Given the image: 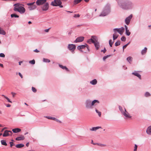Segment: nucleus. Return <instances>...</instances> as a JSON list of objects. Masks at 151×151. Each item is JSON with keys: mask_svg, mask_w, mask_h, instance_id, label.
<instances>
[{"mask_svg": "<svg viewBox=\"0 0 151 151\" xmlns=\"http://www.w3.org/2000/svg\"><path fill=\"white\" fill-rule=\"evenodd\" d=\"M118 7L125 10H131L134 9V3L131 0H116Z\"/></svg>", "mask_w": 151, "mask_h": 151, "instance_id": "nucleus-1", "label": "nucleus"}, {"mask_svg": "<svg viewBox=\"0 0 151 151\" xmlns=\"http://www.w3.org/2000/svg\"><path fill=\"white\" fill-rule=\"evenodd\" d=\"M99 101L95 99L91 101L90 99L86 100L85 102V105L86 108L88 109H91L93 108V106L96 105V103L99 104Z\"/></svg>", "mask_w": 151, "mask_h": 151, "instance_id": "nucleus-2", "label": "nucleus"}, {"mask_svg": "<svg viewBox=\"0 0 151 151\" xmlns=\"http://www.w3.org/2000/svg\"><path fill=\"white\" fill-rule=\"evenodd\" d=\"M14 10L15 12H18L20 14H23L25 12V8L22 6V5L19 3L15 4H14Z\"/></svg>", "mask_w": 151, "mask_h": 151, "instance_id": "nucleus-3", "label": "nucleus"}, {"mask_svg": "<svg viewBox=\"0 0 151 151\" xmlns=\"http://www.w3.org/2000/svg\"><path fill=\"white\" fill-rule=\"evenodd\" d=\"M110 6L107 4L104 8L102 11L99 15L100 17H104L108 14L110 12Z\"/></svg>", "mask_w": 151, "mask_h": 151, "instance_id": "nucleus-4", "label": "nucleus"}, {"mask_svg": "<svg viewBox=\"0 0 151 151\" xmlns=\"http://www.w3.org/2000/svg\"><path fill=\"white\" fill-rule=\"evenodd\" d=\"M61 2L60 0H54L52 1L51 3V5L53 6H59L60 7H62L63 6L61 5Z\"/></svg>", "mask_w": 151, "mask_h": 151, "instance_id": "nucleus-5", "label": "nucleus"}, {"mask_svg": "<svg viewBox=\"0 0 151 151\" xmlns=\"http://www.w3.org/2000/svg\"><path fill=\"white\" fill-rule=\"evenodd\" d=\"M76 46L75 45L71 44H69L68 46V49L72 53H74V51L75 50Z\"/></svg>", "mask_w": 151, "mask_h": 151, "instance_id": "nucleus-6", "label": "nucleus"}, {"mask_svg": "<svg viewBox=\"0 0 151 151\" xmlns=\"http://www.w3.org/2000/svg\"><path fill=\"white\" fill-rule=\"evenodd\" d=\"M113 30L114 33H116L117 32L120 35H122L124 31V28L122 27L119 28H114L113 29Z\"/></svg>", "mask_w": 151, "mask_h": 151, "instance_id": "nucleus-7", "label": "nucleus"}, {"mask_svg": "<svg viewBox=\"0 0 151 151\" xmlns=\"http://www.w3.org/2000/svg\"><path fill=\"white\" fill-rule=\"evenodd\" d=\"M77 49L79 50H80L81 49H86L88 51H89L88 46L86 44H85V45H78L77 47Z\"/></svg>", "mask_w": 151, "mask_h": 151, "instance_id": "nucleus-8", "label": "nucleus"}, {"mask_svg": "<svg viewBox=\"0 0 151 151\" xmlns=\"http://www.w3.org/2000/svg\"><path fill=\"white\" fill-rule=\"evenodd\" d=\"M49 7V4L47 2L42 6L41 9L43 11H46L48 9Z\"/></svg>", "mask_w": 151, "mask_h": 151, "instance_id": "nucleus-9", "label": "nucleus"}, {"mask_svg": "<svg viewBox=\"0 0 151 151\" xmlns=\"http://www.w3.org/2000/svg\"><path fill=\"white\" fill-rule=\"evenodd\" d=\"M12 134V132L11 131L6 130L4 131L3 134V136L6 137L9 136H11Z\"/></svg>", "mask_w": 151, "mask_h": 151, "instance_id": "nucleus-10", "label": "nucleus"}, {"mask_svg": "<svg viewBox=\"0 0 151 151\" xmlns=\"http://www.w3.org/2000/svg\"><path fill=\"white\" fill-rule=\"evenodd\" d=\"M132 17V14H131L129 16L126 18L125 19V23L127 25H128L129 24Z\"/></svg>", "mask_w": 151, "mask_h": 151, "instance_id": "nucleus-11", "label": "nucleus"}, {"mask_svg": "<svg viewBox=\"0 0 151 151\" xmlns=\"http://www.w3.org/2000/svg\"><path fill=\"white\" fill-rule=\"evenodd\" d=\"M47 0H37L36 2V4L38 6L44 4L47 2Z\"/></svg>", "mask_w": 151, "mask_h": 151, "instance_id": "nucleus-12", "label": "nucleus"}, {"mask_svg": "<svg viewBox=\"0 0 151 151\" xmlns=\"http://www.w3.org/2000/svg\"><path fill=\"white\" fill-rule=\"evenodd\" d=\"M84 37L83 36L78 37L76 39L74 42L75 43L82 42L84 40Z\"/></svg>", "mask_w": 151, "mask_h": 151, "instance_id": "nucleus-13", "label": "nucleus"}, {"mask_svg": "<svg viewBox=\"0 0 151 151\" xmlns=\"http://www.w3.org/2000/svg\"><path fill=\"white\" fill-rule=\"evenodd\" d=\"M125 117L128 118H130L131 116L129 115V113L126 111L125 109H124V111L122 114Z\"/></svg>", "mask_w": 151, "mask_h": 151, "instance_id": "nucleus-14", "label": "nucleus"}, {"mask_svg": "<svg viewBox=\"0 0 151 151\" xmlns=\"http://www.w3.org/2000/svg\"><path fill=\"white\" fill-rule=\"evenodd\" d=\"M132 74L133 75L136 76L139 79H141V76L136 71H135L134 72L132 73Z\"/></svg>", "mask_w": 151, "mask_h": 151, "instance_id": "nucleus-15", "label": "nucleus"}, {"mask_svg": "<svg viewBox=\"0 0 151 151\" xmlns=\"http://www.w3.org/2000/svg\"><path fill=\"white\" fill-rule=\"evenodd\" d=\"M94 45L97 50H98L100 47V45L99 42L97 41H96L94 42Z\"/></svg>", "mask_w": 151, "mask_h": 151, "instance_id": "nucleus-16", "label": "nucleus"}, {"mask_svg": "<svg viewBox=\"0 0 151 151\" xmlns=\"http://www.w3.org/2000/svg\"><path fill=\"white\" fill-rule=\"evenodd\" d=\"M125 30H126V34L127 36H129L131 34V32H129V30L128 29L126 25L124 26Z\"/></svg>", "mask_w": 151, "mask_h": 151, "instance_id": "nucleus-17", "label": "nucleus"}, {"mask_svg": "<svg viewBox=\"0 0 151 151\" xmlns=\"http://www.w3.org/2000/svg\"><path fill=\"white\" fill-rule=\"evenodd\" d=\"M101 127H93L91 128L90 129V130L91 131H96L97 130L100 129L101 128Z\"/></svg>", "mask_w": 151, "mask_h": 151, "instance_id": "nucleus-18", "label": "nucleus"}, {"mask_svg": "<svg viewBox=\"0 0 151 151\" xmlns=\"http://www.w3.org/2000/svg\"><path fill=\"white\" fill-rule=\"evenodd\" d=\"M146 132L148 134L151 135V126L147 128L146 130Z\"/></svg>", "mask_w": 151, "mask_h": 151, "instance_id": "nucleus-19", "label": "nucleus"}, {"mask_svg": "<svg viewBox=\"0 0 151 151\" xmlns=\"http://www.w3.org/2000/svg\"><path fill=\"white\" fill-rule=\"evenodd\" d=\"M147 48L146 47H145L144 49H143L141 52V53L142 55H144L147 52Z\"/></svg>", "mask_w": 151, "mask_h": 151, "instance_id": "nucleus-20", "label": "nucleus"}, {"mask_svg": "<svg viewBox=\"0 0 151 151\" xmlns=\"http://www.w3.org/2000/svg\"><path fill=\"white\" fill-rule=\"evenodd\" d=\"M24 139V136L22 135L20 137H18L16 138V140L17 141L23 140Z\"/></svg>", "mask_w": 151, "mask_h": 151, "instance_id": "nucleus-21", "label": "nucleus"}, {"mask_svg": "<svg viewBox=\"0 0 151 151\" xmlns=\"http://www.w3.org/2000/svg\"><path fill=\"white\" fill-rule=\"evenodd\" d=\"M12 131L14 133L19 132L21 131V129H20L17 128L12 129Z\"/></svg>", "mask_w": 151, "mask_h": 151, "instance_id": "nucleus-22", "label": "nucleus"}, {"mask_svg": "<svg viewBox=\"0 0 151 151\" xmlns=\"http://www.w3.org/2000/svg\"><path fill=\"white\" fill-rule=\"evenodd\" d=\"M36 8V6L35 5H34L32 6H29L28 7V9L29 10L31 11L35 9Z\"/></svg>", "mask_w": 151, "mask_h": 151, "instance_id": "nucleus-23", "label": "nucleus"}, {"mask_svg": "<svg viewBox=\"0 0 151 151\" xmlns=\"http://www.w3.org/2000/svg\"><path fill=\"white\" fill-rule=\"evenodd\" d=\"M97 83V81L96 79H94L90 82V83L93 85H96Z\"/></svg>", "mask_w": 151, "mask_h": 151, "instance_id": "nucleus-24", "label": "nucleus"}, {"mask_svg": "<svg viewBox=\"0 0 151 151\" xmlns=\"http://www.w3.org/2000/svg\"><path fill=\"white\" fill-rule=\"evenodd\" d=\"M118 35L116 34V33H114L113 35V40H115L116 39L118 38Z\"/></svg>", "mask_w": 151, "mask_h": 151, "instance_id": "nucleus-25", "label": "nucleus"}, {"mask_svg": "<svg viewBox=\"0 0 151 151\" xmlns=\"http://www.w3.org/2000/svg\"><path fill=\"white\" fill-rule=\"evenodd\" d=\"M127 60L129 63H131V62L132 60V58L130 56L129 57L127 58Z\"/></svg>", "mask_w": 151, "mask_h": 151, "instance_id": "nucleus-26", "label": "nucleus"}, {"mask_svg": "<svg viewBox=\"0 0 151 151\" xmlns=\"http://www.w3.org/2000/svg\"><path fill=\"white\" fill-rule=\"evenodd\" d=\"M15 146L17 148H20L24 147V145L23 144H20L16 145Z\"/></svg>", "mask_w": 151, "mask_h": 151, "instance_id": "nucleus-27", "label": "nucleus"}, {"mask_svg": "<svg viewBox=\"0 0 151 151\" xmlns=\"http://www.w3.org/2000/svg\"><path fill=\"white\" fill-rule=\"evenodd\" d=\"M0 34L3 35H5L6 34V32L1 27H0Z\"/></svg>", "mask_w": 151, "mask_h": 151, "instance_id": "nucleus-28", "label": "nucleus"}, {"mask_svg": "<svg viewBox=\"0 0 151 151\" xmlns=\"http://www.w3.org/2000/svg\"><path fill=\"white\" fill-rule=\"evenodd\" d=\"M95 41L92 38H91L88 40L87 41V42L90 44H91V43H93Z\"/></svg>", "mask_w": 151, "mask_h": 151, "instance_id": "nucleus-29", "label": "nucleus"}, {"mask_svg": "<svg viewBox=\"0 0 151 151\" xmlns=\"http://www.w3.org/2000/svg\"><path fill=\"white\" fill-rule=\"evenodd\" d=\"M1 143L2 145H5L7 146V144H6V141L5 140H1Z\"/></svg>", "mask_w": 151, "mask_h": 151, "instance_id": "nucleus-30", "label": "nucleus"}, {"mask_svg": "<svg viewBox=\"0 0 151 151\" xmlns=\"http://www.w3.org/2000/svg\"><path fill=\"white\" fill-rule=\"evenodd\" d=\"M1 96H3L4 98H5L7 100L8 102L11 103H12V102L10 101L9 98L7 97L6 96H5V95H2Z\"/></svg>", "mask_w": 151, "mask_h": 151, "instance_id": "nucleus-31", "label": "nucleus"}, {"mask_svg": "<svg viewBox=\"0 0 151 151\" xmlns=\"http://www.w3.org/2000/svg\"><path fill=\"white\" fill-rule=\"evenodd\" d=\"M82 0H74V4H76L80 2Z\"/></svg>", "mask_w": 151, "mask_h": 151, "instance_id": "nucleus-32", "label": "nucleus"}, {"mask_svg": "<svg viewBox=\"0 0 151 151\" xmlns=\"http://www.w3.org/2000/svg\"><path fill=\"white\" fill-rule=\"evenodd\" d=\"M120 44V40L117 41L115 44V45L116 46H119Z\"/></svg>", "mask_w": 151, "mask_h": 151, "instance_id": "nucleus-33", "label": "nucleus"}, {"mask_svg": "<svg viewBox=\"0 0 151 151\" xmlns=\"http://www.w3.org/2000/svg\"><path fill=\"white\" fill-rule=\"evenodd\" d=\"M119 109L120 111H121L122 114L123 112L124 111V110L120 106H119Z\"/></svg>", "mask_w": 151, "mask_h": 151, "instance_id": "nucleus-34", "label": "nucleus"}, {"mask_svg": "<svg viewBox=\"0 0 151 151\" xmlns=\"http://www.w3.org/2000/svg\"><path fill=\"white\" fill-rule=\"evenodd\" d=\"M43 61L46 63H49L50 62V60L44 58L43 59Z\"/></svg>", "mask_w": 151, "mask_h": 151, "instance_id": "nucleus-35", "label": "nucleus"}, {"mask_svg": "<svg viewBox=\"0 0 151 151\" xmlns=\"http://www.w3.org/2000/svg\"><path fill=\"white\" fill-rule=\"evenodd\" d=\"M11 17H19V16L17 14H11Z\"/></svg>", "mask_w": 151, "mask_h": 151, "instance_id": "nucleus-36", "label": "nucleus"}, {"mask_svg": "<svg viewBox=\"0 0 151 151\" xmlns=\"http://www.w3.org/2000/svg\"><path fill=\"white\" fill-rule=\"evenodd\" d=\"M150 96V93L148 92H146L145 94V96L146 97L149 96Z\"/></svg>", "mask_w": 151, "mask_h": 151, "instance_id": "nucleus-37", "label": "nucleus"}, {"mask_svg": "<svg viewBox=\"0 0 151 151\" xmlns=\"http://www.w3.org/2000/svg\"><path fill=\"white\" fill-rule=\"evenodd\" d=\"M96 145H99V146H100L101 147H105V146H106V145L103 144H102L99 143H96Z\"/></svg>", "mask_w": 151, "mask_h": 151, "instance_id": "nucleus-38", "label": "nucleus"}, {"mask_svg": "<svg viewBox=\"0 0 151 151\" xmlns=\"http://www.w3.org/2000/svg\"><path fill=\"white\" fill-rule=\"evenodd\" d=\"M114 42H111V40H110L109 41V45L111 47H112L113 44Z\"/></svg>", "mask_w": 151, "mask_h": 151, "instance_id": "nucleus-39", "label": "nucleus"}, {"mask_svg": "<svg viewBox=\"0 0 151 151\" xmlns=\"http://www.w3.org/2000/svg\"><path fill=\"white\" fill-rule=\"evenodd\" d=\"M29 63L32 65H34L35 63V61L34 60H30L29 61Z\"/></svg>", "mask_w": 151, "mask_h": 151, "instance_id": "nucleus-40", "label": "nucleus"}, {"mask_svg": "<svg viewBox=\"0 0 151 151\" xmlns=\"http://www.w3.org/2000/svg\"><path fill=\"white\" fill-rule=\"evenodd\" d=\"M95 111H96V112L98 114L99 116H101V112H100V111H98L96 109Z\"/></svg>", "mask_w": 151, "mask_h": 151, "instance_id": "nucleus-41", "label": "nucleus"}, {"mask_svg": "<svg viewBox=\"0 0 151 151\" xmlns=\"http://www.w3.org/2000/svg\"><path fill=\"white\" fill-rule=\"evenodd\" d=\"M121 40L122 41H125L126 40V38L124 36H122L121 38Z\"/></svg>", "mask_w": 151, "mask_h": 151, "instance_id": "nucleus-42", "label": "nucleus"}, {"mask_svg": "<svg viewBox=\"0 0 151 151\" xmlns=\"http://www.w3.org/2000/svg\"><path fill=\"white\" fill-rule=\"evenodd\" d=\"M35 3V2L28 3L27 4V5L28 6H31L34 5L33 4Z\"/></svg>", "mask_w": 151, "mask_h": 151, "instance_id": "nucleus-43", "label": "nucleus"}, {"mask_svg": "<svg viewBox=\"0 0 151 151\" xmlns=\"http://www.w3.org/2000/svg\"><path fill=\"white\" fill-rule=\"evenodd\" d=\"M130 42H129L127 44L125 45L123 47V51H124V49L125 48L127 45L129 44Z\"/></svg>", "mask_w": 151, "mask_h": 151, "instance_id": "nucleus-44", "label": "nucleus"}, {"mask_svg": "<svg viewBox=\"0 0 151 151\" xmlns=\"http://www.w3.org/2000/svg\"><path fill=\"white\" fill-rule=\"evenodd\" d=\"M137 145H134V151H137Z\"/></svg>", "mask_w": 151, "mask_h": 151, "instance_id": "nucleus-45", "label": "nucleus"}, {"mask_svg": "<svg viewBox=\"0 0 151 151\" xmlns=\"http://www.w3.org/2000/svg\"><path fill=\"white\" fill-rule=\"evenodd\" d=\"M59 66L60 68H62L63 69H66V67L65 66H63L62 65H59Z\"/></svg>", "mask_w": 151, "mask_h": 151, "instance_id": "nucleus-46", "label": "nucleus"}, {"mask_svg": "<svg viewBox=\"0 0 151 151\" xmlns=\"http://www.w3.org/2000/svg\"><path fill=\"white\" fill-rule=\"evenodd\" d=\"M110 55H106V56H104V57H103V60L104 61Z\"/></svg>", "mask_w": 151, "mask_h": 151, "instance_id": "nucleus-47", "label": "nucleus"}, {"mask_svg": "<svg viewBox=\"0 0 151 151\" xmlns=\"http://www.w3.org/2000/svg\"><path fill=\"white\" fill-rule=\"evenodd\" d=\"M32 91L34 92H36L37 91L36 89L34 87H32Z\"/></svg>", "mask_w": 151, "mask_h": 151, "instance_id": "nucleus-48", "label": "nucleus"}, {"mask_svg": "<svg viewBox=\"0 0 151 151\" xmlns=\"http://www.w3.org/2000/svg\"><path fill=\"white\" fill-rule=\"evenodd\" d=\"M80 16V15L79 14H75L74 15L73 17L74 18L79 17Z\"/></svg>", "mask_w": 151, "mask_h": 151, "instance_id": "nucleus-49", "label": "nucleus"}, {"mask_svg": "<svg viewBox=\"0 0 151 151\" xmlns=\"http://www.w3.org/2000/svg\"><path fill=\"white\" fill-rule=\"evenodd\" d=\"M0 57H1L4 58L5 57V55L3 53H0Z\"/></svg>", "mask_w": 151, "mask_h": 151, "instance_id": "nucleus-50", "label": "nucleus"}, {"mask_svg": "<svg viewBox=\"0 0 151 151\" xmlns=\"http://www.w3.org/2000/svg\"><path fill=\"white\" fill-rule=\"evenodd\" d=\"M9 144H10L11 147H12L13 145H14V142H9Z\"/></svg>", "mask_w": 151, "mask_h": 151, "instance_id": "nucleus-51", "label": "nucleus"}, {"mask_svg": "<svg viewBox=\"0 0 151 151\" xmlns=\"http://www.w3.org/2000/svg\"><path fill=\"white\" fill-rule=\"evenodd\" d=\"M106 49L105 48H104V50H101V52H104V53H105L106 52Z\"/></svg>", "mask_w": 151, "mask_h": 151, "instance_id": "nucleus-52", "label": "nucleus"}, {"mask_svg": "<svg viewBox=\"0 0 151 151\" xmlns=\"http://www.w3.org/2000/svg\"><path fill=\"white\" fill-rule=\"evenodd\" d=\"M48 119H52L53 120H54L55 119V118L53 117H50L49 118H48Z\"/></svg>", "mask_w": 151, "mask_h": 151, "instance_id": "nucleus-53", "label": "nucleus"}, {"mask_svg": "<svg viewBox=\"0 0 151 151\" xmlns=\"http://www.w3.org/2000/svg\"><path fill=\"white\" fill-rule=\"evenodd\" d=\"M11 94H12V96H13V97H14V96H15V95L16 94V93H13V92H12L11 93Z\"/></svg>", "mask_w": 151, "mask_h": 151, "instance_id": "nucleus-54", "label": "nucleus"}, {"mask_svg": "<svg viewBox=\"0 0 151 151\" xmlns=\"http://www.w3.org/2000/svg\"><path fill=\"white\" fill-rule=\"evenodd\" d=\"M19 75L20 76V77H21V78H23L22 75V74L20 73H19Z\"/></svg>", "mask_w": 151, "mask_h": 151, "instance_id": "nucleus-55", "label": "nucleus"}, {"mask_svg": "<svg viewBox=\"0 0 151 151\" xmlns=\"http://www.w3.org/2000/svg\"><path fill=\"white\" fill-rule=\"evenodd\" d=\"M85 17H86L87 18H90V15L87 14L85 15Z\"/></svg>", "mask_w": 151, "mask_h": 151, "instance_id": "nucleus-56", "label": "nucleus"}, {"mask_svg": "<svg viewBox=\"0 0 151 151\" xmlns=\"http://www.w3.org/2000/svg\"><path fill=\"white\" fill-rule=\"evenodd\" d=\"M34 51L36 52H39L40 51L38 50L37 49H35L34 50Z\"/></svg>", "mask_w": 151, "mask_h": 151, "instance_id": "nucleus-57", "label": "nucleus"}, {"mask_svg": "<svg viewBox=\"0 0 151 151\" xmlns=\"http://www.w3.org/2000/svg\"><path fill=\"white\" fill-rule=\"evenodd\" d=\"M54 120L55 121L58 122H61L59 120H58V119H57L56 118H55V119Z\"/></svg>", "mask_w": 151, "mask_h": 151, "instance_id": "nucleus-58", "label": "nucleus"}, {"mask_svg": "<svg viewBox=\"0 0 151 151\" xmlns=\"http://www.w3.org/2000/svg\"><path fill=\"white\" fill-rule=\"evenodd\" d=\"M6 105L7 107H10L11 106L9 104H6Z\"/></svg>", "mask_w": 151, "mask_h": 151, "instance_id": "nucleus-59", "label": "nucleus"}, {"mask_svg": "<svg viewBox=\"0 0 151 151\" xmlns=\"http://www.w3.org/2000/svg\"><path fill=\"white\" fill-rule=\"evenodd\" d=\"M72 30H70V31L68 32V34L69 35H71V34L72 33Z\"/></svg>", "mask_w": 151, "mask_h": 151, "instance_id": "nucleus-60", "label": "nucleus"}, {"mask_svg": "<svg viewBox=\"0 0 151 151\" xmlns=\"http://www.w3.org/2000/svg\"><path fill=\"white\" fill-rule=\"evenodd\" d=\"M49 29H47L45 30V31L46 32H48L49 31Z\"/></svg>", "mask_w": 151, "mask_h": 151, "instance_id": "nucleus-61", "label": "nucleus"}, {"mask_svg": "<svg viewBox=\"0 0 151 151\" xmlns=\"http://www.w3.org/2000/svg\"><path fill=\"white\" fill-rule=\"evenodd\" d=\"M91 143L93 145H96V143H93V140H91Z\"/></svg>", "mask_w": 151, "mask_h": 151, "instance_id": "nucleus-62", "label": "nucleus"}, {"mask_svg": "<svg viewBox=\"0 0 151 151\" xmlns=\"http://www.w3.org/2000/svg\"><path fill=\"white\" fill-rule=\"evenodd\" d=\"M0 66L2 68H3V65L2 64L0 63Z\"/></svg>", "mask_w": 151, "mask_h": 151, "instance_id": "nucleus-63", "label": "nucleus"}, {"mask_svg": "<svg viewBox=\"0 0 151 151\" xmlns=\"http://www.w3.org/2000/svg\"><path fill=\"white\" fill-rule=\"evenodd\" d=\"M29 142H28V143H27L26 144V146L27 147H28L29 146Z\"/></svg>", "mask_w": 151, "mask_h": 151, "instance_id": "nucleus-64", "label": "nucleus"}]
</instances>
